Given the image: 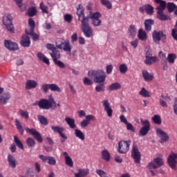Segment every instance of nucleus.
<instances>
[{
	"label": "nucleus",
	"instance_id": "a19ab883",
	"mask_svg": "<svg viewBox=\"0 0 177 177\" xmlns=\"http://www.w3.org/2000/svg\"><path fill=\"white\" fill-rule=\"evenodd\" d=\"M37 118L42 125H48V119L42 115H39Z\"/></svg>",
	"mask_w": 177,
	"mask_h": 177
},
{
	"label": "nucleus",
	"instance_id": "7c9ffc66",
	"mask_svg": "<svg viewBox=\"0 0 177 177\" xmlns=\"http://www.w3.org/2000/svg\"><path fill=\"white\" fill-rule=\"evenodd\" d=\"M75 136L80 140H85V134L78 129H75Z\"/></svg>",
	"mask_w": 177,
	"mask_h": 177
},
{
	"label": "nucleus",
	"instance_id": "f257e3e1",
	"mask_svg": "<svg viewBox=\"0 0 177 177\" xmlns=\"http://www.w3.org/2000/svg\"><path fill=\"white\" fill-rule=\"evenodd\" d=\"M84 6L79 4L77 8V15L79 21L82 23V30L86 38H91L93 35V29L89 26V17H85ZM81 17L82 19L81 20Z\"/></svg>",
	"mask_w": 177,
	"mask_h": 177
},
{
	"label": "nucleus",
	"instance_id": "49530a36",
	"mask_svg": "<svg viewBox=\"0 0 177 177\" xmlns=\"http://www.w3.org/2000/svg\"><path fill=\"white\" fill-rule=\"evenodd\" d=\"M119 70L121 74H125L128 71V66L126 64H122L119 66Z\"/></svg>",
	"mask_w": 177,
	"mask_h": 177
},
{
	"label": "nucleus",
	"instance_id": "c9c22d12",
	"mask_svg": "<svg viewBox=\"0 0 177 177\" xmlns=\"http://www.w3.org/2000/svg\"><path fill=\"white\" fill-rule=\"evenodd\" d=\"M14 142L17 145L19 149H21V150H24V146L23 145V142L20 141V139H19V137L16 136H14Z\"/></svg>",
	"mask_w": 177,
	"mask_h": 177
},
{
	"label": "nucleus",
	"instance_id": "dca6fc26",
	"mask_svg": "<svg viewBox=\"0 0 177 177\" xmlns=\"http://www.w3.org/2000/svg\"><path fill=\"white\" fill-rule=\"evenodd\" d=\"M51 129L55 133H59L62 139H67V136L64 133V128L59 126H52Z\"/></svg>",
	"mask_w": 177,
	"mask_h": 177
},
{
	"label": "nucleus",
	"instance_id": "4c0bfd02",
	"mask_svg": "<svg viewBox=\"0 0 177 177\" xmlns=\"http://www.w3.org/2000/svg\"><path fill=\"white\" fill-rule=\"evenodd\" d=\"M66 42V40H64L62 38H59L56 39L55 45L58 49H62V46H63V44Z\"/></svg>",
	"mask_w": 177,
	"mask_h": 177
},
{
	"label": "nucleus",
	"instance_id": "412c9836",
	"mask_svg": "<svg viewBox=\"0 0 177 177\" xmlns=\"http://www.w3.org/2000/svg\"><path fill=\"white\" fill-rule=\"evenodd\" d=\"M10 100V94L9 93H4L0 95V103L1 104H6Z\"/></svg>",
	"mask_w": 177,
	"mask_h": 177
},
{
	"label": "nucleus",
	"instance_id": "4468645a",
	"mask_svg": "<svg viewBox=\"0 0 177 177\" xmlns=\"http://www.w3.org/2000/svg\"><path fill=\"white\" fill-rule=\"evenodd\" d=\"M26 131L27 132V133H30V135H32V136H33V138H35V139H36V140H37L39 143H42L44 140L42 139V136L38 131H37V130H35V129L26 128Z\"/></svg>",
	"mask_w": 177,
	"mask_h": 177
},
{
	"label": "nucleus",
	"instance_id": "b1692460",
	"mask_svg": "<svg viewBox=\"0 0 177 177\" xmlns=\"http://www.w3.org/2000/svg\"><path fill=\"white\" fill-rule=\"evenodd\" d=\"M37 56L40 62H43V63H45V64H47V66H49V64H50L49 59H48V57H46V56H45V55H44L42 53H37Z\"/></svg>",
	"mask_w": 177,
	"mask_h": 177
},
{
	"label": "nucleus",
	"instance_id": "c03bdc74",
	"mask_svg": "<svg viewBox=\"0 0 177 177\" xmlns=\"http://www.w3.org/2000/svg\"><path fill=\"white\" fill-rule=\"evenodd\" d=\"M26 32L28 35H30L31 37H32L33 41H38V39H39V35L34 32V30H32L30 32H27L26 30Z\"/></svg>",
	"mask_w": 177,
	"mask_h": 177
},
{
	"label": "nucleus",
	"instance_id": "69168bd1",
	"mask_svg": "<svg viewBox=\"0 0 177 177\" xmlns=\"http://www.w3.org/2000/svg\"><path fill=\"white\" fill-rule=\"evenodd\" d=\"M83 82L84 85H92V84H93V82H92V80L88 77H84Z\"/></svg>",
	"mask_w": 177,
	"mask_h": 177
},
{
	"label": "nucleus",
	"instance_id": "f03ea898",
	"mask_svg": "<svg viewBox=\"0 0 177 177\" xmlns=\"http://www.w3.org/2000/svg\"><path fill=\"white\" fill-rule=\"evenodd\" d=\"M88 75L97 84H103L106 81V73L100 69L90 71Z\"/></svg>",
	"mask_w": 177,
	"mask_h": 177
},
{
	"label": "nucleus",
	"instance_id": "a211bd4d",
	"mask_svg": "<svg viewBox=\"0 0 177 177\" xmlns=\"http://www.w3.org/2000/svg\"><path fill=\"white\" fill-rule=\"evenodd\" d=\"M62 49L66 52V55H71V45H70V41L68 40L65 41L62 46Z\"/></svg>",
	"mask_w": 177,
	"mask_h": 177
},
{
	"label": "nucleus",
	"instance_id": "bb28decb",
	"mask_svg": "<svg viewBox=\"0 0 177 177\" xmlns=\"http://www.w3.org/2000/svg\"><path fill=\"white\" fill-rule=\"evenodd\" d=\"M65 121L66 124H68V127L71 129H75L77 128V125H75V120L71 118H66Z\"/></svg>",
	"mask_w": 177,
	"mask_h": 177
},
{
	"label": "nucleus",
	"instance_id": "cd10ccee",
	"mask_svg": "<svg viewBox=\"0 0 177 177\" xmlns=\"http://www.w3.org/2000/svg\"><path fill=\"white\" fill-rule=\"evenodd\" d=\"M158 10L157 17L158 19H159V20H162V21L168 20L169 17L164 14V10Z\"/></svg>",
	"mask_w": 177,
	"mask_h": 177
},
{
	"label": "nucleus",
	"instance_id": "2f4dec72",
	"mask_svg": "<svg viewBox=\"0 0 177 177\" xmlns=\"http://www.w3.org/2000/svg\"><path fill=\"white\" fill-rule=\"evenodd\" d=\"M158 60L157 57H149L148 58H146L145 63V64H147V66H151V64H154Z\"/></svg>",
	"mask_w": 177,
	"mask_h": 177
},
{
	"label": "nucleus",
	"instance_id": "7ed1b4c3",
	"mask_svg": "<svg viewBox=\"0 0 177 177\" xmlns=\"http://www.w3.org/2000/svg\"><path fill=\"white\" fill-rule=\"evenodd\" d=\"M37 104L40 109L44 110H49V109H56V102L52 95L48 96V100L41 99L37 102Z\"/></svg>",
	"mask_w": 177,
	"mask_h": 177
},
{
	"label": "nucleus",
	"instance_id": "2eb2a0df",
	"mask_svg": "<svg viewBox=\"0 0 177 177\" xmlns=\"http://www.w3.org/2000/svg\"><path fill=\"white\" fill-rule=\"evenodd\" d=\"M102 106L108 117H113V109L110 105V102L107 100H104L102 101Z\"/></svg>",
	"mask_w": 177,
	"mask_h": 177
},
{
	"label": "nucleus",
	"instance_id": "79ce46f5",
	"mask_svg": "<svg viewBox=\"0 0 177 177\" xmlns=\"http://www.w3.org/2000/svg\"><path fill=\"white\" fill-rule=\"evenodd\" d=\"M100 2L106 9H111L113 8V4L109 0H100Z\"/></svg>",
	"mask_w": 177,
	"mask_h": 177
},
{
	"label": "nucleus",
	"instance_id": "20e7f679",
	"mask_svg": "<svg viewBox=\"0 0 177 177\" xmlns=\"http://www.w3.org/2000/svg\"><path fill=\"white\" fill-rule=\"evenodd\" d=\"M50 56H51L55 64L59 67V68H66V65H64V63L59 60V59L61 57L60 51H59L57 49L55 50L50 53Z\"/></svg>",
	"mask_w": 177,
	"mask_h": 177
},
{
	"label": "nucleus",
	"instance_id": "13d9d810",
	"mask_svg": "<svg viewBox=\"0 0 177 177\" xmlns=\"http://www.w3.org/2000/svg\"><path fill=\"white\" fill-rule=\"evenodd\" d=\"M46 47L48 50H51V52H54V50H56L57 48L56 46L52 44H47L46 45Z\"/></svg>",
	"mask_w": 177,
	"mask_h": 177
},
{
	"label": "nucleus",
	"instance_id": "393cba45",
	"mask_svg": "<svg viewBox=\"0 0 177 177\" xmlns=\"http://www.w3.org/2000/svg\"><path fill=\"white\" fill-rule=\"evenodd\" d=\"M155 3H159V6L156 8L157 10H165L167 2L163 0H154Z\"/></svg>",
	"mask_w": 177,
	"mask_h": 177
},
{
	"label": "nucleus",
	"instance_id": "864d4df0",
	"mask_svg": "<svg viewBox=\"0 0 177 177\" xmlns=\"http://www.w3.org/2000/svg\"><path fill=\"white\" fill-rule=\"evenodd\" d=\"M152 120L158 125L161 124V117H160L158 115H154V116L152 118Z\"/></svg>",
	"mask_w": 177,
	"mask_h": 177
},
{
	"label": "nucleus",
	"instance_id": "9d476101",
	"mask_svg": "<svg viewBox=\"0 0 177 177\" xmlns=\"http://www.w3.org/2000/svg\"><path fill=\"white\" fill-rule=\"evenodd\" d=\"M3 44L5 48L11 52H15V50H19V44L15 41H12V40H4Z\"/></svg>",
	"mask_w": 177,
	"mask_h": 177
},
{
	"label": "nucleus",
	"instance_id": "3c124183",
	"mask_svg": "<svg viewBox=\"0 0 177 177\" xmlns=\"http://www.w3.org/2000/svg\"><path fill=\"white\" fill-rule=\"evenodd\" d=\"M159 103L162 107H168V104L167 102H165V98L164 97V95H162L159 99Z\"/></svg>",
	"mask_w": 177,
	"mask_h": 177
},
{
	"label": "nucleus",
	"instance_id": "37998d69",
	"mask_svg": "<svg viewBox=\"0 0 177 177\" xmlns=\"http://www.w3.org/2000/svg\"><path fill=\"white\" fill-rule=\"evenodd\" d=\"M145 12L147 15H151L154 13V8L150 4H147Z\"/></svg>",
	"mask_w": 177,
	"mask_h": 177
},
{
	"label": "nucleus",
	"instance_id": "72a5a7b5",
	"mask_svg": "<svg viewBox=\"0 0 177 177\" xmlns=\"http://www.w3.org/2000/svg\"><path fill=\"white\" fill-rule=\"evenodd\" d=\"M15 127L19 131V133L21 135H24V129L23 128V126L21 125V123L19 120H15Z\"/></svg>",
	"mask_w": 177,
	"mask_h": 177
},
{
	"label": "nucleus",
	"instance_id": "c85d7f7f",
	"mask_svg": "<svg viewBox=\"0 0 177 177\" xmlns=\"http://www.w3.org/2000/svg\"><path fill=\"white\" fill-rule=\"evenodd\" d=\"M154 24L153 19H147L145 21V27L146 31H151V26Z\"/></svg>",
	"mask_w": 177,
	"mask_h": 177
},
{
	"label": "nucleus",
	"instance_id": "6e6d98bb",
	"mask_svg": "<svg viewBox=\"0 0 177 177\" xmlns=\"http://www.w3.org/2000/svg\"><path fill=\"white\" fill-rule=\"evenodd\" d=\"M28 24L30 28V31H34V29L35 28V21L32 20V18H30L28 19Z\"/></svg>",
	"mask_w": 177,
	"mask_h": 177
},
{
	"label": "nucleus",
	"instance_id": "bf43d9fd",
	"mask_svg": "<svg viewBox=\"0 0 177 177\" xmlns=\"http://www.w3.org/2000/svg\"><path fill=\"white\" fill-rule=\"evenodd\" d=\"M41 88L43 89L44 92H45V93H48V91H49V89H50V84H42Z\"/></svg>",
	"mask_w": 177,
	"mask_h": 177
},
{
	"label": "nucleus",
	"instance_id": "09e8293b",
	"mask_svg": "<svg viewBox=\"0 0 177 177\" xmlns=\"http://www.w3.org/2000/svg\"><path fill=\"white\" fill-rule=\"evenodd\" d=\"M176 8H177V6L174 3H167V9L170 13H172V12H174L175 10V9H176Z\"/></svg>",
	"mask_w": 177,
	"mask_h": 177
},
{
	"label": "nucleus",
	"instance_id": "39448f33",
	"mask_svg": "<svg viewBox=\"0 0 177 177\" xmlns=\"http://www.w3.org/2000/svg\"><path fill=\"white\" fill-rule=\"evenodd\" d=\"M131 140H122L118 142V151L120 154H125L129 151V147L131 146Z\"/></svg>",
	"mask_w": 177,
	"mask_h": 177
},
{
	"label": "nucleus",
	"instance_id": "de8ad7c7",
	"mask_svg": "<svg viewBox=\"0 0 177 177\" xmlns=\"http://www.w3.org/2000/svg\"><path fill=\"white\" fill-rule=\"evenodd\" d=\"M176 59V55L175 54H169L167 56V60L170 64L175 63V59Z\"/></svg>",
	"mask_w": 177,
	"mask_h": 177
},
{
	"label": "nucleus",
	"instance_id": "473e14b6",
	"mask_svg": "<svg viewBox=\"0 0 177 177\" xmlns=\"http://www.w3.org/2000/svg\"><path fill=\"white\" fill-rule=\"evenodd\" d=\"M118 89H121V84L118 82L112 83L108 87V91H118Z\"/></svg>",
	"mask_w": 177,
	"mask_h": 177
},
{
	"label": "nucleus",
	"instance_id": "4be33fe9",
	"mask_svg": "<svg viewBox=\"0 0 177 177\" xmlns=\"http://www.w3.org/2000/svg\"><path fill=\"white\" fill-rule=\"evenodd\" d=\"M142 77L145 81H147V82H150V81H153V78H154V75H153V73H149L147 71H143Z\"/></svg>",
	"mask_w": 177,
	"mask_h": 177
},
{
	"label": "nucleus",
	"instance_id": "f704fd0d",
	"mask_svg": "<svg viewBox=\"0 0 177 177\" xmlns=\"http://www.w3.org/2000/svg\"><path fill=\"white\" fill-rule=\"evenodd\" d=\"M102 160L104 161H110V153L107 150H103L101 152Z\"/></svg>",
	"mask_w": 177,
	"mask_h": 177
},
{
	"label": "nucleus",
	"instance_id": "58836bf2",
	"mask_svg": "<svg viewBox=\"0 0 177 177\" xmlns=\"http://www.w3.org/2000/svg\"><path fill=\"white\" fill-rule=\"evenodd\" d=\"M28 15L30 17H34L37 15V8L35 7H30L28 10Z\"/></svg>",
	"mask_w": 177,
	"mask_h": 177
},
{
	"label": "nucleus",
	"instance_id": "5fc2aeb1",
	"mask_svg": "<svg viewBox=\"0 0 177 177\" xmlns=\"http://www.w3.org/2000/svg\"><path fill=\"white\" fill-rule=\"evenodd\" d=\"M104 84L100 83L99 85L95 86V91L96 92H104Z\"/></svg>",
	"mask_w": 177,
	"mask_h": 177
},
{
	"label": "nucleus",
	"instance_id": "c756f323",
	"mask_svg": "<svg viewBox=\"0 0 177 177\" xmlns=\"http://www.w3.org/2000/svg\"><path fill=\"white\" fill-rule=\"evenodd\" d=\"M129 35L131 38H135L136 37V28L134 25H131L128 29Z\"/></svg>",
	"mask_w": 177,
	"mask_h": 177
},
{
	"label": "nucleus",
	"instance_id": "ddd939ff",
	"mask_svg": "<svg viewBox=\"0 0 177 177\" xmlns=\"http://www.w3.org/2000/svg\"><path fill=\"white\" fill-rule=\"evenodd\" d=\"M131 157L133 158L136 164L140 163L141 154H140V151H139V149H138V147L133 146L132 151H131Z\"/></svg>",
	"mask_w": 177,
	"mask_h": 177
},
{
	"label": "nucleus",
	"instance_id": "ea45409f",
	"mask_svg": "<svg viewBox=\"0 0 177 177\" xmlns=\"http://www.w3.org/2000/svg\"><path fill=\"white\" fill-rule=\"evenodd\" d=\"M50 90H51L52 92H62V88L56 84H50Z\"/></svg>",
	"mask_w": 177,
	"mask_h": 177
},
{
	"label": "nucleus",
	"instance_id": "4d7b16f0",
	"mask_svg": "<svg viewBox=\"0 0 177 177\" xmlns=\"http://www.w3.org/2000/svg\"><path fill=\"white\" fill-rule=\"evenodd\" d=\"M47 163L49 164V165H55L56 159L52 156H48V160L47 161Z\"/></svg>",
	"mask_w": 177,
	"mask_h": 177
},
{
	"label": "nucleus",
	"instance_id": "8fccbe9b",
	"mask_svg": "<svg viewBox=\"0 0 177 177\" xmlns=\"http://www.w3.org/2000/svg\"><path fill=\"white\" fill-rule=\"evenodd\" d=\"M65 162L66 165H68V167H73L74 162H73V159L69 156H65Z\"/></svg>",
	"mask_w": 177,
	"mask_h": 177
},
{
	"label": "nucleus",
	"instance_id": "680f3d73",
	"mask_svg": "<svg viewBox=\"0 0 177 177\" xmlns=\"http://www.w3.org/2000/svg\"><path fill=\"white\" fill-rule=\"evenodd\" d=\"M19 114L21 117L26 119L29 118L30 117V115H28V112H27V111H20Z\"/></svg>",
	"mask_w": 177,
	"mask_h": 177
},
{
	"label": "nucleus",
	"instance_id": "0e129e2a",
	"mask_svg": "<svg viewBox=\"0 0 177 177\" xmlns=\"http://www.w3.org/2000/svg\"><path fill=\"white\" fill-rule=\"evenodd\" d=\"M127 131H131V132H135V127L132 125V124L127 122L126 124Z\"/></svg>",
	"mask_w": 177,
	"mask_h": 177
},
{
	"label": "nucleus",
	"instance_id": "774afa93",
	"mask_svg": "<svg viewBox=\"0 0 177 177\" xmlns=\"http://www.w3.org/2000/svg\"><path fill=\"white\" fill-rule=\"evenodd\" d=\"M106 74H111L113 73V65L109 64L106 66Z\"/></svg>",
	"mask_w": 177,
	"mask_h": 177
},
{
	"label": "nucleus",
	"instance_id": "f3484780",
	"mask_svg": "<svg viewBox=\"0 0 177 177\" xmlns=\"http://www.w3.org/2000/svg\"><path fill=\"white\" fill-rule=\"evenodd\" d=\"M20 44L24 48H30L31 45L30 37H28L27 35H23L21 38Z\"/></svg>",
	"mask_w": 177,
	"mask_h": 177
},
{
	"label": "nucleus",
	"instance_id": "338daca9",
	"mask_svg": "<svg viewBox=\"0 0 177 177\" xmlns=\"http://www.w3.org/2000/svg\"><path fill=\"white\" fill-rule=\"evenodd\" d=\"M40 9H41L43 13H48V6L44 5V3H40Z\"/></svg>",
	"mask_w": 177,
	"mask_h": 177
},
{
	"label": "nucleus",
	"instance_id": "a18cd8bd",
	"mask_svg": "<svg viewBox=\"0 0 177 177\" xmlns=\"http://www.w3.org/2000/svg\"><path fill=\"white\" fill-rule=\"evenodd\" d=\"M100 17H102V14H100V12H90V19H92V20L99 19Z\"/></svg>",
	"mask_w": 177,
	"mask_h": 177
},
{
	"label": "nucleus",
	"instance_id": "f8f14e48",
	"mask_svg": "<svg viewBox=\"0 0 177 177\" xmlns=\"http://www.w3.org/2000/svg\"><path fill=\"white\" fill-rule=\"evenodd\" d=\"M177 153L172 152L167 158V162L171 169H176L177 165Z\"/></svg>",
	"mask_w": 177,
	"mask_h": 177
},
{
	"label": "nucleus",
	"instance_id": "5701e85b",
	"mask_svg": "<svg viewBox=\"0 0 177 177\" xmlns=\"http://www.w3.org/2000/svg\"><path fill=\"white\" fill-rule=\"evenodd\" d=\"M89 174L88 169H79L77 173H75V177H85Z\"/></svg>",
	"mask_w": 177,
	"mask_h": 177
},
{
	"label": "nucleus",
	"instance_id": "052dcab7",
	"mask_svg": "<svg viewBox=\"0 0 177 177\" xmlns=\"http://www.w3.org/2000/svg\"><path fill=\"white\" fill-rule=\"evenodd\" d=\"M96 174H97V175H99L100 177H107V174H106V172L102 169H97Z\"/></svg>",
	"mask_w": 177,
	"mask_h": 177
},
{
	"label": "nucleus",
	"instance_id": "e433bc0d",
	"mask_svg": "<svg viewBox=\"0 0 177 177\" xmlns=\"http://www.w3.org/2000/svg\"><path fill=\"white\" fill-rule=\"evenodd\" d=\"M139 95L142 96V97H150V92L146 90L145 88H142L141 90L139 91Z\"/></svg>",
	"mask_w": 177,
	"mask_h": 177
},
{
	"label": "nucleus",
	"instance_id": "e2e57ef3",
	"mask_svg": "<svg viewBox=\"0 0 177 177\" xmlns=\"http://www.w3.org/2000/svg\"><path fill=\"white\" fill-rule=\"evenodd\" d=\"M92 24L95 26V27H99L102 24V20L100 19H92Z\"/></svg>",
	"mask_w": 177,
	"mask_h": 177
},
{
	"label": "nucleus",
	"instance_id": "423d86ee",
	"mask_svg": "<svg viewBox=\"0 0 177 177\" xmlns=\"http://www.w3.org/2000/svg\"><path fill=\"white\" fill-rule=\"evenodd\" d=\"M13 17L9 14H6L3 17V24L6 27L7 30L10 32H15L13 23L12 22Z\"/></svg>",
	"mask_w": 177,
	"mask_h": 177
},
{
	"label": "nucleus",
	"instance_id": "6e6552de",
	"mask_svg": "<svg viewBox=\"0 0 177 177\" xmlns=\"http://www.w3.org/2000/svg\"><path fill=\"white\" fill-rule=\"evenodd\" d=\"M140 122L143 127L140 129L139 135L140 136H146L150 131V122L148 120L140 119Z\"/></svg>",
	"mask_w": 177,
	"mask_h": 177
},
{
	"label": "nucleus",
	"instance_id": "6ab92c4d",
	"mask_svg": "<svg viewBox=\"0 0 177 177\" xmlns=\"http://www.w3.org/2000/svg\"><path fill=\"white\" fill-rule=\"evenodd\" d=\"M38 86V82L37 81L33 80H29L26 81V89L30 90V89H35Z\"/></svg>",
	"mask_w": 177,
	"mask_h": 177
},
{
	"label": "nucleus",
	"instance_id": "0eeeda50",
	"mask_svg": "<svg viewBox=\"0 0 177 177\" xmlns=\"http://www.w3.org/2000/svg\"><path fill=\"white\" fill-rule=\"evenodd\" d=\"M152 38L156 44H159L160 41H162V42H165V39H167V35H165V33L161 30H154L152 34Z\"/></svg>",
	"mask_w": 177,
	"mask_h": 177
},
{
	"label": "nucleus",
	"instance_id": "9b49d317",
	"mask_svg": "<svg viewBox=\"0 0 177 177\" xmlns=\"http://www.w3.org/2000/svg\"><path fill=\"white\" fill-rule=\"evenodd\" d=\"M156 131L157 136H158V138L160 139V143H165V142H168V140H169V136H168V134L162 129L158 128L156 129Z\"/></svg>",
	"mask_w": 177,
	"mask_h": 177
},
{
	"label": "nucleus",
	"instance_id": "a878e982",
	"mask_svg": "<svg viewBox=\"0 0 177 177\" xmlns=\"http://www.w3.org/2000/svg\"><path fill=\"white\" fill-rule=\"evenodd\" d=\"M138 39L140 41H147V33L143 29H139L138 34Z\"/></svg>",
	"mask_w": 177,
	"mask_h": 177
},
{
	"label": "nucleus",
	"instance_id": "603ef678",
	"mask_svg": "<svg viewBox=\"0 0 177 177\" xmlns=\"http://www.w3.org/2000/svg\"><path fill=\"white\" fill-rule=\"evenodd\" d=\"M26 145L28 147H34L35 146V141L32 138H28L26 139Z\"/></svg>",
	"mask_w": 177,
	"mask_h": 177
},
{
	"label": "nucleus",
	"instance_id": "aec40b11",
	"mask_svg": "<svg viewBox=\"0 0 177 177\" xmlns=\"http://www.w3.org/2000/svg\"><path fill=\"white\" fill-rule=\"evenodd\" d=\"M7 161L8 162L9 167L13 169L16 168V165H17V161H16V158H15L13 156L9 154L7 158Z\"/></svg>",
	"mask_w": 177,
	"mask_h": 177
},
{
	"label": "nucleus",
	"instance_id": "1a4fd4ad",
	"mask_svg": "<svg viewBox=\"0 0 177 177\" xmlns=\"http://www.w3.org/2000/svg\"><path fill=\"white\" fill-rule=\"evenodd\" d=\"M164 165V160L161 158H156L148 165V167L149 169H157V168H160Z\"/></svg>",
	"mask_w": 177,
	"mask_h": 177
}]
</instances>
